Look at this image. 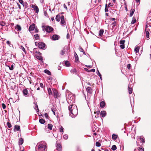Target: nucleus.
<instances>
[{"mask_svg":"<svg viewBox=\"0 0 151 151\" xmlns=\"http://www.w3.org/2000/svg\"><path fill=\"white\" fill-rule=\"evenodd\" d=\"M68 109L70 115L72 117L74 118L78 114L77 108L75 105H70L68 107Z\"/></svg>","mask_w":151,"mask_h":151,"instance_id":"f257e3e1","label":"nucleus"},{"mask_svg":"<svg viewBox=\"0 0 151 151\" xmlns=\"http://www.w3.org/2000/svg\"><path fill=\"white\" fill-rule=\"evenodd\" d=\"M47 147L44 145L40 144L38 146V149H36V151H46Z\"/></svg>","mask_w":151,"mask_h":151,"instance_id":"f03ea898","label":"nucleus"},{"mask_svg":"<svg viewBox=\"0 0 151 151\" xmlns=\"http://www.w3.org/2000/svg\"><path fill=\"white\" fill-rule=\"evenodd\" d=\"M42 27L43 30L45 29V31L48 33H50L54 30L52 27L49 26H42Z\"/></svg>","mask_w":151,"mask_h":151,"instance_id":"7ed1b4c3","label":"nucleus"},{"mask_svg":"<svg viewBox=\"0 0 151 151\" xmlns=\"http://www.w3.org/2000/svg\"><path fill=\"white\" fill-rule=\"evenodd\" d=\"M35 44L36 45H37L38 47L40 49H44L46 46L45 44L42 42H39L38 43L35 42Z\"/></svg>","mask_w":151,"mask_h":151,"instance_id":"20e7f679","label":"nucleus"},{"mask_svg":"<svg viewBox=\"0 0 151 151\" xmlns=\"http://www.w3.org/2000/svg\"><path fill=\"white\" fill-rule=\"evenodd\" d=\"M146 23V29L149 28L151 29V18L150 17L147 18Z\"/></svg>","mask_w":151,"mask_h":151,"instance_id":"39448f33","label":"nucleus"},{"mask_svg":"<svg viewBox=\"0 0 151 151\" xmlns=\"http://www.w3.org/2000/svg\"><path fill=\"white\" fill-rule=\"evenodd\" d=\"M53 93L54 96L55 98H58L60 96V94L57 90L55 88L52 89Z\"/></svg>","mask_w":151,"mask_h":151,"instance_id":"423d86ee","label":"nucleus"},{"mask_svg":"<svg viewBox=\"0 0 151 151\" xmlns=\"http://www.w3.org/2000/svg\"><path fill=\"white\" fill-rule=\"evenodd\" d=\"M37 49H34V51H35V52L36 53H38V54L39 55H40V56H36V58H37L40 60H43V58H42V56H41V53L39 52H37L36 51V50H37Z\"/></svg>","mask_w":151,"mask_h":151,"instance_id":"0eeeda50","label":"nucleus"},{"mask_svg":"<svg viewBox=\"0 0 151 151\" xmlns=\"http://www.w3.org/2000/svg\"><path fill=\"white\" fill-rule=\"evenodd\" d=\"M125 42V40H121L119 42V44L121 45L120 47L122 49H123L124 48V43Z\"/></svg>","mask_w":151,"mask_h":151,"instance_id":"6e6552de","label":"nucleus"},{"mask_svg":"<svg viewBox=\"0 0 151 151\" xmlns=\"http://www.w3.org/2000/svg\"><path fill=\"white\" fill-rule=\"evenodd\" d=\"M60 38V36L57 35H54L51 37V39L53 40H58Z\"/></svg>","mask_w":151,"mask_h":151,"instance_id":"1a4fd4ad","label":"nucleus"},{"mask_svg":"<svg viewBox=\"0 0 151 151\" xmlns=\"http://www.w3.org/2000/svg\"><path fill=\"white\" fill-rule=\"evenodd\" d=\"M68 49V47L67 46H65L63 48V49L61 51L60 54L61 55H63L65 54L66 50Z\"/></svg>","mask_w":151,"mask_h":151,"instance_id":"9d476101","label":"nucleus"},{"mask_svg":"<svg viewBox=\"0 0 151 151\" xmlns=\"http://www.w3.org/2000/svg\"><path fill=\"white\" fill-rule=\"evenodd\" d=\"M20 129V126L18 125H16L14 127V132H16V131H19Z\"/></svg>","mask_w":151,"mask_h":151,"instance_id":"9b49d317","label":"nucleus"},{"mask_svg":"<svg viewBox=\"0 0 151 151\" xmlns=\"http://www.w3.org/2000/svg\"><path fill=\"white\" fill-rule=\"evenodd\" d=\"M150 29L147 28V29H145V31H146V37L147 38H148L149 37V35L150 33L149 32V31H150Z\"/></svg>","mask_w":151,"mask_h":151,"instance_id":"f8f14e48","label":"nucleus"},{"mask_svg":"<svg viewBox=\"0 0 151 151\" xmlns=\"http://www.w3.org/2000/svg\"><path fill=\"white\" fill-rule=\"evenodd\" d=\"M56 149L58 151H60L61 150L62 148L61 146L59 144H58L57 143H56Z\"/></svg>","mask_w":151,"mask_h":151,"instance_id":"ddd939ff","label":"nucleus"},{"mask_svg":"<svg viewBox=\"0 0 151 151\" xmlns=\"http://www.w3.org/2000/svg\"><path fill=\"white\" fill-rule=\"evenodd\" d=\"M86 91L88 93L90 94H91L92 93V90L90 87H87L86 88Z\"/></svg>","mask_w":151,"mask_h":151,"instance_id":"4468645a","label":"nucleus"},{"mask_svg":"<svg viewBox=\"0 0 151 151\" xmlns=\"http://www.w3.org/2000/svg\"><path fill=\"white\" fill-rule=\"evenodd\" d=\"M35 24H33L32 25H31L29 28V31L30 32L34 30L35 29Z\"/></svg>","mask_w":151,"mask_h":151,"instance_id":"2eb2a0df","label":"nucleus"},{"mask_svg":"<svg viewBox=\"0 0 151 151\" xmlns=\"http://www.w3.org/2000/svg\"><path fill=\"white\" fill-rule=\"evenodd\" d=\"M34 104H35V106H34V109L36 111L37 113L39 112V110L38 109V107L36 102H34Z\"/></svg>","mask_w":151,"mask_h":151,"instance_id":"dca6fc26","label":"nucleus"},{"mask_svg":"<svg viewBox=\"0 0 151 151\" xmlns=\"http://www.w3.org/2000/svg\"><path fill=\"white\" fill-rule=\"evenodd\" d=\"M15 29H16L17 31H20L21 30V26L18 24H17L15 27Z\"/></svg>","mask_w":151,"mask_h":151,"instance_id":"f3484780","label":"nucleus"},{"mask_svg":"<svg viewBox=\"0 0 151 151\" xmlns=\"http://www.w3.org/2000/svg\"><path fill=\"white\" fill-rule=\"evenodd\" d=\"M61 17L59 14H58L56 16L55 18L56 20L58 22H59L60 21Z\"/></svg>","mask_w":151,"mask_h":151,"instance_id":"a211bd4d","label":"nucleus"},{"mask_svg":"<svg viewBox=\"0 0 151 151\" xmlns=\"http://www.w3.org/2000/svg\"><path fill=\"white\" fill-rule=\"evenodd\" d=\"M134 11H135V9H132L131 10H130V14H129V17H132L134 12Z\"/></svg>","mask_w":151,"mask_h":151,"instance_id":"6ab92c4d","label":"nucleus"},{"mask_svg":"<svg viewBox=\"0 0 151 151\" xmlns=\"http://www.w3.org/2000/svg\"><path fill=\"white\" fill-rule=\"evenodd\" d=\"M112 137L113 139L115 140L118 137V136L117 134H113L112 136Z\"/></svg>","mask_w":151,"mask_h":151,"instance_id":"aec40b11","label":"nucleus"},{"mask_svg":"<svg viewBox=\"0 0 151 151\" xmlns=\"http://www.w3.org/2000/svg\"><path fill=\"white\" fill-rule=\"evenodd\" d=\"M104 30L103 29H101L99 32V35L101 37L103 34Z\"/></svg>","mask_w":151,"mask_h":151,"instance_id":"412c9836","label":"nucleus"},{"mask_svg":"<svg viewBox=\"0 0 151 151\" xmlns=\"http://www.w3.org/2000/svg\"><path fill=\"white\" fill-rule=\"evenodd\" d=\"M106 112L104 111H102L100 113V115L103 117H105L106 116Z\"/></svg>","mask_w":151,"mask_h":151,"instance_id":"4be33fe9","label":"nucleus"},{"mask_svg":"<svg viewBox=\"0 0 151 151\" xmlns=\"http://www.w3.org/2000/svg\"><path fill=\"white\" fill-rule=\"evenodd\" d=\"M100 106L101 108H104L105 105V103L104 101H102L100 103Z\"/></svg>","mask_w":151,"mask_h":151,"instance_id":"5701e85b","label":"nucleus"},{"mask_svg":"<svg viewBox=\"0 0 151 151\" xmlns=\"http://www.w3.org/2000/svg\"><path fill=\"white\" fill-rule=\"evenodd\" d=\"M23 142H24L23 139L22 138H20L19 139V145H22L23 144Z\"/></svg>","mask_w":151,"mask_h":151,"instance_id":"b1692460","label":"nucleus"},{"mask_svg":"<svg viewBox=\"0 0 151 151\" xmlns=\"http://www.w3.org/2000/svg\"><path fill=\"white\" fill-rule=\"evenodd\" d=\"M74 55L75 59V61L76 62H77L78 60V56L77 53L76 52H75Z\"/></svg>","mask_w":151,"mask_h":151,"instance_id":"393cba45","label":"nucleus"},{"mask_svg":"<svg viewBox=\"0 0 151 151\" xmlns=\"http://www.w3.org/2000/svg\"><path fill=\"white\" fill-rule=\"evenodd\" d=\"M61 20L60 23L61 24H64L65 22L64 16L63 15L61 17Z\"/></svg>","mask_w":151,"mask_h":151,"instance_id":"a878e982","label":"nucleus"},{"mask_svg":"<svg viewBox=\"0 0 151 151\" xmlns=\"http://www.w3.org/2000/svg\"><path fill=\"white\" fill-rule=\"evenodd\" d=\"M139 48L137 46H136L134 49V51L137 54V53H138Z\"/></svg>","mask_w":151,"mask_h":151,"instance_id":"bb28decb","label":"nucleus"},{"mask_svg":"<svg viewBox=\"0 0 151 151\" xmlns=\"http://www.w3.org/2000/svg\"><path fill=\"white\" fill-rule=\"evenodd\" d=\"M70 72L72 74H73L74 73L77 74V70L76 69H72L70 70Z\"/></svg>","mask_w":151,"mask_h":151,"instance_id":"cd10ccee","label":"nucleus"},{"mask_svg":"<svg viewBox=\"0 0 151 151\" xmlns=\"http://www.w3.org/2000/svg\"><path fill=\"white\" fill-rule=\"evenodd\" d=\"M44 72L45 73L47 74L48 75H50L51 74V72L48 70L45 69L44 70Z\"/></svg>","mask_w":151,"mask_h":151,"instance_id":"c85d7f7f","label":"nucleus"},{"mask_svg":"<svg viewBox=\"0 0 151 151\" xmlns=\"http://www.w3.org/2000/svg\"><path fill=\"white\" fill-rule=\"evenodd\" d=\"M23 93L24 95H27L28 94V91L26 89H24L23 91Z\"/></svg>","mask_w":151,"mask_h":151,"instance_id":"c756f323","label":"nucleus"},{"mask_svg":"<svg viewBox=\"0 0 151 151\" xmlns=\"http://www.w3.org/2000/svg\"><path fill=\"white\" fill-rule=\"evenodd\" d=\"M53 126L52 124H49L47 125V128L50 130H52V129Z\"/></svg>","mask_w":151,"mask_h":151,"instance_id":"7c9ffc66","label":"nucleus"},{"mask_svg":"<svg viewBox=\"0 0 151 151\" xmlns=\"http://www.w3.org/2000/svg\"><path fill=\"white\" fill-rule=\"evenodd\" d=\"M136 19L135 17H133L132 18V20L131 23V24H133L135 23L136 22Z\"/></svg>","mask_w":151,"mask_h":151,"instance_id":"2f4dec72","label":"nucleus"},{"mask_svg":"<svg viewBox=\"0 0 151 151\" xmlns=\"http://www.w3.org/2000/svg\"><path fill=\"white\" fill-rule=\"evenodd\" d=\"M24 4H23V7H24V9H27L28 7V4L27 3L25 2L24 3Z\"/></svg>","mask_w":151,"mask_h":151,"instance_id":"473e14b6","label":"nucleus"},{"mask_svg":"<svg viewBox=\"0 0 151 151\" xmlns=\"http://www.w3.org/2000/svg\"><path fill=\"white\" fill-rule=\"evenodd\" d=\"M45 122V120L43 119H39V122L41 124H44Z\"/></svg>","mask_w":151,"mask_h":151,"instance_id":"72a5a7b5","label":"nucleus"},{"mask_svg":"<svg viewBox=\"0 0 151 151\" xmlns=\"http://www.w3.org/2000/svg\"><path fill=\"white\" fill-rule=\"evenodd\" d=\"M48 91L49 95H52V91L51 88H49L48 89Z\"/></svg>","mask_w":151,"mask_h":151,"instance_id":"f704fd0d","label":"nucleus"},{"mask_svg":"<svg viewBox=\"0 0 151 151\" xmlns=\"http://www.w3.org/2000/svg\"><path fill=\"white\" fill-rule=\"evenodd\" d=\"M65 65L66 66H70V64L69 62L67 61H65Z\"/></svg>","mask_w":151,"mask_h":151,"instance_id":"c9c22d12","label":"nucleus"},{"mask_svg":"<svg viewBox=\"0 0 151 151\" xmlns=\"http://www.w3.org/2000/svg\"><path fill=\"white\" fill-rule=\"evenodd\" d=\"M64 129L63 127L62 126H61L60 127L59 129V131L63 133L64 132Z\"/></svg>","mask_w":151,"mask_h":151,"instance_id":"e433bc0d","label":"nucleus"},{"mask_svg":"<svg viewBox=\"0 0 151 151\" xmlns=\"http://www.w3.org/2000/svg\"><path fill=\"white\" fill-rule=\"evenodd\" d=\"M34 38L36 40H37L39 38V36L38 34H36L34 35Z\"/></svg>","mask_w":151,"mask_h":151,"instance_id":"4c0bfd02","label":"nucleus"},{"mask_svg":"<svg viewBox=\"0 0 151 151\" xmlns=\"http://www.w3.org/2000/svg\"><path fill=\"white\" fill-rule=\"evenodd\" d=\"M91 1H93L96 4H98L99 3H100L101 1V0H91Z\"/></svg>","mask_w":151,"mask_h":151,"instance_id":"58836bf2","label":"nucleus"},{"mask_svg":"<svg viewBox=\"0 0 151 151\" xmlns=\"http://www.w3.org/2000/svg\"><path fill=\"white\" fill-rule=\"evenodd\" d=\"M132 88H130L129 86H128V91L129 93V94H131L132 93Z\"/></svg>","mask_w":151,"mask_h":151,"instance_id":"ea45409f","label":"nucleus"},{"mask_svg":"<svg viewBox=\"0 0 151 151\" xmlns=\"http://www.w3.org/2000/svg\"><path fill=\"white\" fill-rule=\"evenodd\" d=\"M6 66L8 67L9 68V69L10 70H12L14 69L13 65V64L11 65V67L9 66V65H6Z\"/></svg>","mask_w":151,"mask_h":151,"instance_id":"a19ab883","label":"nucleus"},{"mask_svg":"<svg viewBox=\"0 0 151 151\" xmlns=\"http://www.w3.org/2000/svg\"><path fill=\"white\" fill-rule=\"evenodd\" d=\"M116 148V146L115 145H114L112 146L111 149L113 150H115Z\"/></svg>","mask_w":151,"mask_h":151,"instance_id":"79ce46f5","label":"nucleus"},{"mask_svg":"<svg viewBox=\"0 0 151 151\" xmlns=\"http://www.w3.org/2000/svg\"><path fill=\"white\" fill-rule=\"evenodd\" d=\"M34 9L36 11V13H37L39 12V8L37 6H36L35 7Z\"/></svg>","mask_w":151,"mask_h":151,"instance_id":"37998d69","label":"nucleus"},{"mask_svg":"<svg viewBox=\"0 0 151 151\" xmlns=\"http://www.w3.org/2000/svg\"><path fill=\"white\" fill-rule=\"evenodd\" d=\"M101 145V144L100 142H97L96 143V147H100Z\"/></svg>","mask_w":151,"mask_h":151,"instance_id":"c03bdc74","label":"nucleus"},{"mask_svg":"<svg viewBox=\"0 0 151 151\" xmlns=\"http://www.w3.org/2000/svg\"><path fill=\"white\" fill-rule=\"evenodd\" d=\"M7 125L8 127L9 128H11L12 126L11 124L9 122H7Z\"/></svg>","mask_w":151,"mask_h":151,"instance_id":"a18cd8bd","label":"nucleus"},{"mask_svg":"<svg viewBox=\"0 0 151 151\" xmlns=\"http://www.w3.org/2000/svg\"><path fill=\"white\" fill-rule=\"evenodd\" d=\"M98 73H97V75H98L99 76L101 80H102V77H101V73H100V72H99V71L98 70Z\"/></svg>","mask_w":151,"mask_h":151,"instance_id":"49530a36","label":"nucleus"},{"mask_svg":"<svg viewBox=\"0 0 151 151\" xmlns=\"http://www.w3.org/2000/svg\"><path fill=\"white\" fill-rule=\"evenodd\" d=\"M5 23L3 21H2L1 22H0V25L3 26H5Z\"/></svg>","mask_w":151,"mask_h":151,"instance_id":"de8ad7c7","label":"nucleus"},{"mask_svg":"<svg viewBox=\"0 0 151 151\" xmlns=\"http://www.w3.org/2000/svg\"><path fill=\"white\" fill-rule=\"evenodd\" d=\"M63 138L65 139H67L68 138V135L67 134H64L63 136Z\"/></svg>","mask_w":151,"mask_h":151,"instance_id":"09e8293b","label":"nucleus"},{"mask_svg":"<svg viewBox=\"0 0 151 151\" xmlns=\"http://www.w3.org/2000/svg\"><path fill=\"white\" fill-rule=\"evenodd\" d=\"M140 139L141 142H142V143H144L145 142V140H144V138H140Z\"/></svg>","mask_w":151,"mask_h":151,"instance_id":"8fccbe9b","label":"nucleus"},{"mask_svg":"<svg viewBox=\"0 0 151 151\" xmlns=\"http://www.w3.org/2000/svg\"><path fill=\"white\" fill-rule=\"evenodd\" d=\"M20 49H22L24 52L26 53V51L23 47L22 46L20 47Z\"/></svg>","mask_w":151,"mask_h":151,"instance_id":"3c124183","label":"nucleus"},{"mask_svg":"<svg viewBox=\"0 0 151 151\" xmlns=\"http://www.w3.org/2000/svg\"><path fill=\"white\" fill-rule=\"evenodd\" d=\"M44 15L45 17H48V15L47 12L45 11H44Z\"/></svg>","mask_w":151,"mask_h":151,"instance_id":"603ef678","label":"nucleus"},{"mask_svg":"<svg viewBox=\"0 0 151 151\" xmlns=\"http://www.w3.org/2000/svg\"><path fill=\"white\" fill-rule=\"evenodd\" d=\"M139 151H144V149L143 147H139Z\"/></svg>","mask_w":151,"mask_h":151,"instance_id":"864d4df0","label":"nucleus"},{"mask_svg":"<svg viewBox=\"0 0 151 151\" xmlns=\"http://www.w3.org/2000/svg\"><path fill=\"white\" fill-rule=\"evenodd\" d=\"M112 25H113L112 27H114L116 25V21H114L112 23Z\"/></svg>","mask_w":151,"mask_h":151,"instance_id":"5fc2aeb1","label":"nucleus"},{"mask_svg":"<svg viewBox=\"0 0 151 151\" xmlns=\"http://www.w3.org/2000/svg\"><path fill=\"white\" fill-rule=\"evenodd\" d=\"M45 116L47 119H48L49 116L47 113H45Z\"/></svg>","mask_w":151,"mask_h":151,"instance_id":"6e6d98bb","label":"nucleus"},{"mask_svg":"<svg viewBox=\"0 0 151 151\" xmlns=\"http://www.w3.org/2000/svg\"><path fill=\"white\" fill-rule=\"evenodd\" d=\"M18 1L22 5H23V4H23L24 2L23 0H18Z\"/></svg>","mask_w":151,"mask_h":151,"instance_id":"4d7b16f0","label":"nucleus"},{"mask_svg":"<svg viewBox=\"0 0 151 151\" xmlns=\"http://www.w3.org/2000/svg\"><path fill=\"white\" fill-rule=\"evenodd\" d=\"M2 106L3 109H4L6 108V106L3 103L2 104Z\"/></svg>","mask_w":151,"mask_h":151,"instance_id":"13d9d810","label":"nucleus"},{"mask_svg":"<svg viewBox=\"0 0 151 151\" xmlns=\"http://www.w3.org/2000/svg\"><path fill=\"white\" fill-rule=\"evenodd\" d=\"M27 79L29 80L30 83L31 84L32 83V81H32L30 80L31 78L30 77H27Z\"/></svg>","mask_w":151,"mask_h":151,"instance_id":"bf43d9fd","label":"nucleus"},{"mask_svg":"<svg viewBox=\"0 0 151 151\" xmlns=\"http://www.w3.org/2000/svg\"><path fill=\"white\" fill-rule=\"evenodd\" d=\"M79 51H81V52H83V49L81 46L79 47Z\"/></svg>","mask_w":151,"mask_h":151,"instance_id":"052dcab7","label":"nucleus"},{"mask_svg":"<svg viewBox=\"0 0 151 151\" xmlns=\"http://www.w3.org/2000/svg\"><path fill=\"white\" fill-rule=\"evenodd\" d=\"M131 65L130 64H128L127 65V68L129 69L131 67Z\"/></svg>","mask_w":151,"mask_h":151,"instance_id":"680f3d73","label":"nucleus"},{"mask_svg":"<svg viewBox=\"0 0 151 151\" xmlns=\"http://www.w3.org/2000/svg\"><path fill=\"white\" fill-rule=\"evenodd\" d=\"M125 10L126 11H128L127 7V6L126 5L125 3Z\"/></svg>","mask_w":151,"mask_h":151,"instance_id":"e2e57ef3","label":"nucleus"},{"mask_svg":"<svg viewBox=\"0 0 151 151\" xmlns=\"http://www.w3.org/2000/svg\"><path fill=\"white\" fill-rule=\"evenodd\" d=\"M40 86L41 88H43L44 87L43 84L42 83H40Z\"/></svg>","mask_w":151,"mask_h":151,"instance_id":"0e129e2a","label":"nucleus"},{"mask_svg":"<svg viewBox=\"0 0 151 151\" xmlns=\"http://www.w3.org/2000/svg\"><path fill=\"white\" fill-rule=\"evenodd\" d=\"M35 33H37L38 32V29H37V28H35Z\"/></svg>","mask_w":151,"mask_h":151,"instance_id":"69168bd1","label":"nucleus"},{"mask_svg":"<svg viewBox=\"0 0 151 151\" xmlns=\"http://www.w3.org/2000/svg\"><path fill=\"white\" fill-rule=\"evenodd\" d=\"M63 6L64 8L66 10H67L68 8L66 6L65 4H64L63 5Z\"/></svg>","mask_w":151,"mask_h":151,"instance_id":"338daca9","label":"nucleus"},{"mask_svg":"<svg viewBox=\"0 0 151 151\" xmlns=\"http://www.w3.org/2000/svg\"><path fill=\"white\" fill-rule=\"evenodd\" d=\"M108 9L107 7H105V11L106 12H108Z\"/></svg>","mask_w":151,"mask_h":151,"instance_id":"774afa93","label":"nucleus"}]
</instances>
